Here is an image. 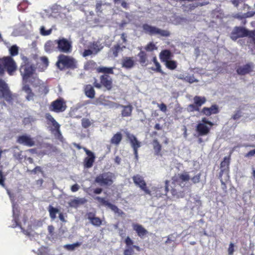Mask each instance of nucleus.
Here are the masks:
<instances>
[{
  "instance_id": "62",
  "label": "nucleus",
  "mask_w": 255,
  "mask_h": 255,
  "mask_svg": "<svg viewBox=\"0 0 255 255\" xmlns=\"http://www.w3.org/2000/svg\"><path fill=\"white\" fill-rule=\"evenodd\" d=\"M201 122H202V123H201V124H204L206 125H208L211 127H212L214 125V124L212 122L209 121L206 118H202Z\"/></svg>"
},
{
  "instance_id": "41",
  "label": "nucleus",
  "mask_w": 255,
  "mask_h": 255,
  "mask_svg": "<svg viewBox=\"0 0 255 255\" xmlns=\"http://www.w3.org/2000/svg\"><path fill=\"white\" fill-rule=\"evenodd\" d=\"M97 64L96 63L93 61V60H90L87 61L84 65V69L86 70H92L96 69Z\"/></svg>"
},
{
  "instance_id": "13",
  "label": "nucleus",
  "mask_w": 255,
  "mask_h": 255,
  "mask_svg": "<svg viewBox=\"0 0 255 255\" xmlns=\"http://www.w3.org/2000/svg\"><path fill=\"white\" fill-rule=\"evenodd\" d=\"M132 179L136 186H138L145 194L150 195L151 191L148 189L146 183L142 176L136 174L134 175Z\"/></svg>"
},
{
  "instance_id": "55",
  "label": "nucleus",
  "mask_w": 255,
  "mask_h": 255,
  "mask_svg": "<svg viewBox=\"0 0 255 255\" xmlns=\"http://www.w3.org/2000/svg\"><path fill=\"white\" fill-rule=\"evenodd\" d=\"M201 114L208 117L211 115L210 110L208 107H204L201 111Z\"/></svg>"
},
{
  "instance_id": "38",
  "label": "nucleus",
  "mask_w": 255,
  "mask_h": 255,
  "mask_svg": "<svg viewBox=\"0 0 255 255\" xmlns=\"http://www.w3.org/2000/svg\"><path fill=\"white\" fill-rule=\"evenodd\" d=\"M48 210L50 218L53 220H55L56 218V214L59 212V210L53 207L52 205H49L48 207Z\"/></svg>"
},
{
  "instance_id": "49",
  "label": "nucleus",
  "mask_w": 255,
  "mask_h": 255,
  "mask_svg": "<svg viewBox=\"0 0 255 255\" xmlns=\"http://www.w3.org/2000/svg\"><path fill=\"white\" fill-rule=\"evenodd\" d=\"M208 109L210 110L211 115L216 114L219 112V108L217 105H213Z\"/></svg>"
},
{
  "instance_id": "20",
  "label": "nucleus",
  "mask_w": 255,
  "mask_h": 255,
  "mask_svg": "<svg viewBox=\"0 0 255 255\" xmlns=\"http://www.w3.org/2000/svg\"><path fill=\"white\" fill-rule=\"evenodd\" d=\"M211 127H209L204 124L198 123L196 127V131L198 136H205L210 133Z\"/></svg>"
},
{
  "instance_id": "60",
  "label": "nucleus",
  "mask_w": 255,
  "mask_h": 255,
  "mask_svg": "<svg viewBox=\"0 0 255 255\" xmlns=\"http://www.w3.org/2000/svg\"><path fill=\"white\" fill-rule=\"evenodd\" d=\"M229 255H233L234 252V244L231 243L228 249Z\"/></svg>"
},
{
  "instance_id": "63",
  "label": "nucleus",
  "mask_w": 255,
  "mask_h": 255,
  "mask_svg": "<svg viewBox=\"0 0 255 255\" xmlns=\"http://www.w3.org/2000/svg\"><path fill=\"white\" fill-rule=\"evenodd\" d=\"M102 2L101 1H100L96 3V10L97 12L99 11V12H101L102 11Z\"/></svg>"
},
{
  "instance_id": "19",
  "label": "nucleus",
  "mask_w": 255,
  "mask_h": 255,
  "mask_svg": "<svg viewBox=\"0 0 255 255\" xmlns=\"http://www.w3.org/2000/svg\"><path fill=\"white\" fill-rule=\"evenodd\" d=\"M230 162V157H225L223 161H222L220 164V172L219 173V178H221L224 173L228 174L229 169V164ZM229 178V176L227 175Z\"/></svg>"
},
{
  "instance_id": "12",
  "label": "nucleus",
  "mask_w": 255,
  "mask_h": 255,
  "mask_svg": "<svg viewBox=\"0 0 255 255\" xmlns=\"http://www.w3.org/2000/svg\"><path fill=\"white\" fill-rule=\"evenodd\" d=\"M125 243L126 245V248L124 251V255H134V249L138 252L141 251L139 246L133 245V241L129 237L126 238Z\"/></svg>"
},
{
  "instance_id": "21",
  "label": "nucleus",
  "mask_w": 255,
  "mask_h": 255,
  "mask_svg": "<svg viewBox=\"0 0 255 255\" xmlns=\"http://www.w3.org/2000/svg\"><path fill=\"white\" fill-rule=\"evenodd\" d=\"M96 103L97 105L108 106L110 108H114L116 105V103L109 101L108 97L104 95H101L97 100Z\"/></svg>"
},
{
  "instance_id": "35",
  "label": "nucleus",
  "mask_w": 255,
  "mask_h": 255,
  "mask_svg": "<svg viewBox=\"0 0 255 255\" xmlns=\"http://www.w3.org/2000/svg\"><path fill=\"white\" fill-rule=\"evenodd\" d=\"M4 165L0 164V185L2 187L5 188V176L8 174V171H7L5 174L4 173Z\"/></svg>"
},
{
  "instance_id": "24",
  "label": "nucleus",
  "mask_w": 255,
  "mask_h": 255,
  "mask_svg": "<svg viewBox=\"0 0 255 255\" xmlns=\"http://www.w3.org/2000/svg\"><path fill=\"white\" fill-rule=\"evenodd\" d=\"M121 64L122 67L130 69L134 66L135 62L133 57L126 56L123 58Z\"/></svg>"
},
{
  "instance_id": "25",
  "label": "nucleus",
  "mask_w": 255,
  "mask_h": 255,
  "mask_svg": "<svg viewBox=\"0 0 255 255\" xmlns=\"http://www.w3.org/2000/svg\"><path fill=\"white\" fill-rule=\"evenodd\" d=\"M132 228L140 238H143L148 234V231L141 225L133 224Z\"/></svg>"
},
{
  "instance_id": "48",
  "label": "nucleus",
  "mask_w": 255,
  "mask_h": 255,
  "mask_svg": "<svg viewBox=\"0 0 255 255\" xmlns=\"http://www.w3.org/2000/svg\"><path fill=\"white\" fill-rule=\"evenodd\" d=\"M187 110L189 112H193L195 111L199 112L200 109L194 103H193L188 105Z\"/></svg>"
},
{
  "instance_id": "26",
  "label": "nucleus",
  "mask_w": 255,
  "mask_h": 255,
  "mask_svg": "<svg viewBox=\"0 0 255 255\" xmlns=\"http://www.w3.org/2000/svg\"><path fill=\"white\" fill-rule=\"evenodd\" d=\"M173 56L172 52L169 50L165 49L160 52L159 57L161 62L164 63L171 59Z\"/></svg>"
},
{
  "instance_id": "30",
  "label": "nucleus",
  "mask_w": 255,
  "mask_h": 255,
  "mask_svg": "<svg viewBox=\"0 0 255 255\" xmlns=\"http://www.w3.org/2000/svg\"><path fill=\"white\" fill-rule=\"evenodd\" d=\"M96 71L98 73H103V74H114L113 67H106L104 66H100L96 68Z\"/></svg>"
},
{
  "instance_id": "51",
  "label": "nucleus",
  "mask_w": 255,
  "mask_h": 255,
  "mask_svg": "<svg viewBox=\"0 0 255 255\" xmlns=\"http://www.w3.org/2000/svg\"><path fill=\"white\" fill-rule=\"evenodd\" d=\"M201 176V174L199 173L191 178V180H192L193 183L196 184L199 183L200 181Z\"/></svg>"
},
{
  "instance_id": "33",
  "label": "nucleus",
  "mask_w": 255,
  "mask_h": 255,
  "mask_svg": "<svg viewBox=\"0 0 255 255\" xmlns=\"http://www.w3.org/2000/svg\"><path fill=\"white\" fill-rule=\"evenodd\" d=\"M137 56L139 58L138 62L142 66H146L147 63H146L147 56L146 53L143 51H140L138 54Z\"/></svg>"
},
{
  "instance_id": "36",
  "label": "nucleus",
  "mask_w": 255,
  "mask_h": 255,
  "mask_svg": "<svg viewBox=\"0 0 255 255\" xmlns=\"http://www.w3.org/2000/svg\"><path fill=\"white\" fill-rule=\"evenodd\" d=\"M90 48L93 51L94 54H97L103 48V46L98 41L93 42L90 46Z\"/></svg>"
},
{
  "instance_id": "37",
  "label": "nucleus",
  "mask_w": 255,
  "mask_h": 255,
  "mask_svg": "<svg viewBox=\"0 0 255 255\" xmlns=\"http://www.w3.org/2000/svg\"><path fill=\"white\" fill-rule=\"evenodd\" d=\"M22 89L25 92L27 93V96H26V100L28 101L33 100L34 94L32 92L29 86L28 85H25L23 87Z\"/></svg>"
},
{
  "instance_id": "2",
  "label": "nucleus",
  "mask_w": 255,
  "mask_h": 255,
  "mask_svg": "<svg viewBox=\"0 0 255 255\" xmlns=\"http://www.w3.org/2000/svg\"><path fill=\"white\" fill-rule=\"evenodd\" d=\"M57 59L56 65L61 71L67 69L74 70L78 68L77 61L72 56L61 54Z\"/></svg>"
},
{
  "instance_id": "8",
  "label": "nucleus",
  "mask_w": 255,
  "mask_h": 255,
  "mask_svg": "<svg viewBox=\"0 0 255 255\" xmlns=\"http://www.w3.org/2000/svg\"><path fill=\"white\" fill-rule=\"evenodd\" d=\"M57 43V50L64 53H70L72 50V42L65 38H59L55 40Z\"/></svg>"
},
{
  "instance_id": "18",
  "label": "nucleus",
  "mask_w": 255,
  "mask_h": 255,
  "mask_svg": "<svg viewBox=\"0 0 255 255\" xmlns=\"http://www.w3.org/2000/svg\"><path fill=\"white\" fill-rule=\"evenodd\" d=\"M17 142L20 144L26 145L29 147L33 146L35 145V142L33 138L31 137L30 135H22L18 137Z\"/></svg>"
},
{
  "instance_id": "45",
  "label": "nucleus",
  "mask_w": 255,
  "mask_h": 255,
  "mask_svg": "<svg viewBox=\"0 0 255 255\" xmlns=\"http://www.w3.org/2000/svg\"><path fill=\"white\" fill-rule=\"evenodd\" d=\"M9 53L11 56H14L18 54V47L16 45H12L9 48Z\"/></svg>"
},
{
  "instance_id": "52",
  "label": "nucleus",
  "mask_w": 255,
  "mask_h": 255,
  "mask_svg": "<svg viewBox=\"0 0 255 255\" xmlns=\"http://www.w3.org/2000/svg\"><path fill=\"white\" fill-rule=\"evenodd\" d=\"M208 3H209V2H206V1H203L202 2H196L194 4H192V5H190V8L194 9V8H195L198 6H203L204 5L208 4Z\"/></svg>"
},
{
  "instance_id": "64",
  "label": "nucleus",
  "mask_w": 255,
  "mask_h": 255,
  "mask_svg": "<svg viewBox=\"0 0 255 255\" xmlns=\"http://www.w3.org/2000/svg\"><path fill=\"white\" fill-rule=\"evenodd\" d=\"M255 155V148L254 149L251 150L247 153L245 155V157H250L252 156H254Z\"/></svg>"
},
{
  "instance_id": "9",
  "label": "nucleus",
  "mask_w": 255,
  "mask_h": 255,
  "mask_svg": "<svg viewBox=\"0 0 255 255\" xmlns=\"http://www.w3.org/2000/svg\"><path fill=\"white\" fill-rule=\"evenodd\" d=\"M45 118L46 120L47 124L51 126L50 128L51 132L57 137L61 136L62 134L60 129V125L52 116L50 113H46Z\"/></svg>"
},
{
  "instance_id": "44",
  "label": "nucleus",
  "mask_w": 255,
  "mask_h": 255,
  "mask_svg": "<svg viewBox=\"0 0 255 255\" xmlns=\"http://www.w3.org/2000/svg\"><path fill=\"white\" fill-rule=\"evenodd\" d=\"M154 65L155 66V68H153V67L151 68V70H152L153 71H154L156 72L160 73L162 75H164L165 74V73L162 70L161 65L158 62H155V64H154Z\"/></svg>"
},
{
  "instance_id": "16",
  "label": "nucleus",
  "mask_w": 255,
  "mask_h": 255,
  "mask_svg": "<svg viewBox=\"0 0 255 255\" xmlns=\"http://www.w3.org/2000/svg\"><path fill=\"white\" fill-rule=\"evenodd\" d=\"M83 149L87 155V156L84 159L83 162V166L85 168H91L95 162L96 158L95 155L93 152L87 149L86 147H83Z\"/></svg>"
},
{
  "instance_id": "28",
  "label": "nucleus",
  "mask_w": 255,
  "mask_h": 255,
  "mask_svg": "<svg viewBox=\"0 0 255 255\" xmlns=\"http://www.w3.org/2000/svg\"><path fill=\"white\" fill-rule=\"evenodd\" d=\"M57 43L55 40L54 41L48 40L44 45V50L47 53H52V52L57 50Z\"/></svg>"
},
{
  "instance_id": "58",
  "label": "nucleus",
  "mask_w": 255,
  "mask_h": 255,
  "mask_svg": "<svg viewBox=\"0 0 255 255\" xmlns=\"http://www.w3.org/2000/svg\"><path fill=\"white\" fill-rule=\"evenodd\" d=\"M158 107L159 108L160 110L163 113H166L167 112V106L164 103L161 104H157Z\"/></svg>"
},
{
  "instance_id": "39",
  "label": "nucleus",
  "mask_w": 255,
  "mask_h": 255,
  "mask_svg": "<svg viewBox=\"0 0 255 255\" xmlns=\"http://www.w3.org/2000/svg\"><path fill=\"white\" fill-rule=\"evenodd\" d=\"M124 48H125V46L121 47L119 44H117L112 47L111 50L112 52L113 56L115 57H117L119 52L122 51Z\"/></svg>"
},
{
  "instance_id": "34",
  "label": "nucleus",
  "mask_w": 255,
  "mask_h": 255,
  "mask_svg": "<svg viewBox=\"0 0 255 255\" xmlns=\"http://www.w3.org/2000/svg\"><path fill=\"white\" fill-rule=\"evenodd\" d=\"M152 145L154 153L156 155H161V151L162 149V146L159 142L157 139H153L152 141Z\"/></svg>"
},
{
  "instance_id": "27",
  "label": "nucleus",
  "mask_w": 255,
  "mask_h": 255,
  "mask_svg": "<svg viewBox=\"0 0 255 255\" xmlns=\"http://www.w3.org/2000/svg\"><path fill=\"white\" fill-rule=\"evenodd\" d=\"M253 71V65L248 63L243 66L238 67L237 69V72L239 75H245L249 74Z\"/></svg>"
},
{
  "instance_id": "56",
  "label": "nucleus",
  "mask_w": 255,
  "mask_h": 255,
  "mask_svg": "<svg viewBox=\"0 0 255 255\" xmlns=\"http://www.w3.org/2000/svg\"><path fill=\"white\" fill-rule=\"evenodd\" d=\"M40 61L42 64L45 67H47L49 65V61L47 57L46 56H43L40 57Z\"/></svg>"
},
{
  "instance_id": "15",
  "label": "nucleus",
  "mask_w": 255,
  "mask_h": 255,
  "mask_svg": "<svg viewBox=\"0 0 255 255\" xmlns=\"http://www.w3.org/2000/svg\"><path fill=\"white\" fill-rule=\"evenodd\" d=\"M95 199L98 201L101 205L107 206L110 208L115 213L119 215H122L124 214V212L119 209L117 206L110 203L108 201L106 200L105 198L97 196L95 198Z\"/></svg>"
},
{
  "instance_id": "6",
  "label": "nucleus",
  "mask_w": 255,
  "mask_h": 255,
  "mask_svg": "<svg viewBox=\"0 0 255 255\" xmlns=\"http://www.w3.org/2000/svg\"><path fill=\"white\" fill-rule=\"evenodd\" d=\"M100 82L96 79L93 83L94 87L97 89L104 88L106 90L110 91L113 86V79L111 76L107 74H103L100 77Z\"/></svg>"
},
{
  "instance_id": "11",
  "label": "nucleus",
  "mask_w": 255,
  "mask_h": 255,
  "mask_svg": "<svg viewBox=\"0 0 255 255\" xmlns=\"http://www.w3.org/2000/svg\"><path fill=\"white\" fill-rule=\"evenodd\" d=\"M66 108V103L62 98H59L53 101L49 106L50 111L55 113L63 112Z\"/></svg>"
},
{
  "instance_id": "61",
  "label": "nucleus",
  "mask_w": 255,
  "mask_h": 255,
  "mask_svg": "<svg viewBox=\"0 0 255 255\" xmlns=\"http://www.w3.org/2000/svg\"><path fill=\"white\" fill-rule=\"evenodd\" d=\"M92 54H94L93 51L90 48V49H85L83 53V57H87Z\"/></svg>"
},
{
  "instance_id": "47",
  "label": "nucleus",
  "mask_w": 255,
  "mask_h": 255,
  "mask_svg": "<svg viewBox=\"0 0 255 255\" xmlns=\"http://www.w3.org/2000/svg\"><path fill=\"white\" fill-rule=\"evenodd\" d=\"M52 29L46 30L44 26H42L40 28V34L43 36H47L50 35L52 32Z\"/></svg>"
},
{
  "instance_id": "14",
  "label": "nucleus",
  "mask_w": 255,
  "mask_h": 255,
  "mask_svg": "<svg viewBox=\"0 0 255 255\" xmlns=\"http://www.w3.org/2000/svg\"><path fill=\"white\" fill-rule=\"evenodd\" d=\"M126 135L133 149L135 158L137 160L138 149L141 146V142L137 140V138L133 134L127 132Z\"/></svg>"
},
{
  "instance_id": "43",
  "label": "nucleus",
  "mask_w": 255,
  "mask_h": 255,
  "mask_svg": "<svg viewBox=\"0 0 255 255\" xmlns=\"http://www.w3.org/2000/svg\"><path fill=\"white\" fill-rule=\"evenodd\" d=\"M44 147L46 148V149L40 151L38 153L39 155L43 156L46 154H48L51 152L53 148L52 145L50 144H46Z\"/></svg>"
},
{
  "instance_id": "23",
  "label": "nucleus",
  "mask_w": 255,
  "mask_h": 255,
  "mask_svg": "<svg viewBox=\"0 0 255 255\" xmlns=\"http://www.w3.org/2000/svg\"><path fill=\"white\" fill-rule=\"evenodd\" d=\"M119 107L123 108V110L121 112L122 117H128L131 116L133 107L130 104L127 106H124L117 103L115 108H118Z\"/></svg>"
},
{
  "instance_id": "4",
  "label": "nucleus",
  "mask_w": 255,
  "mask_h": 255,
  "mask_svg": "<svg viewBox=\"0 0 255 255\" xmlns=\"http://www.w3.org/2000/svg\"><path fill=\"white\" fill-rule=\"evenodd\" d=\"M16 65L10 56L4 57L0 60V75H2L6 70L9 75H12L16 70Z\"/></svg>"
},
{
  "instance_id": "42",
  "label": "nucleus",
  "mask_w": 255,
  "mask_h": 255,
  "mask_svg": "<svg viewBox=\"0 0 255 255\" xmlns=\"http://www.w3.org/2000/svg\"><path fill=\"white\" fill-rule=\"evenodd\" d=\"M87 202L86 199L85 198H77L71 201V206L76 207L79 205L85 204Z\"/></svg>"
},
{
  "instance_id": "22",
  "label": "nucleus",
  "mask_w": 255,
  "mask_h": 255,
  "mask_svg": "<svg viewBox=\"0 0 255 255\" xmlns=\"http://www.w3.org/2000/svg\"><path fill=\"white\" fill-rule=\"evenodd\" d=\"M86 217L94 226L99 227L102 224V221L101 219L99 217H96L95 213L92 212H88L86 214Z\"/></svg>"
},
{
  "instance_id": "3",
  "label": "nucleus",
  "mask_w": 255,
  "mask_h": 255,
  "mask_svg": "<svg viewBox=\"0 0 255 255\" xmlns=\"http://www.w3.org/2000/svg\"><path fill=\"white\" fill-rule=\"evenodd\" d=\"M17 98V95L13 93L5 81L0 78V99H3L8 104H12Z\"/></svg>"
},
{
  "instance_id": "29",
  "label": "nucleus",
  "mask_w": 255,
  "mask_h": 255,
  "mask_svg": "<svg viewBox=\"0 0 255 255\" xmlns=\"http://www.w3.org/2000/svg\"><path fill=\"white\" fill-rule=\"evenodd\" d=\"M84 91L85 95L90 99H93L95 96L94 88L90 84H88L84 86Z\"/></svg>"
},
{
  "instance_id": "53",
  "label": "nucleus",
  "mask_w": 255,
  "mask_h": 255,
  "mask_svg": "<svg viewBox=\"0 0 255 255\" xmlns=\"http://www.w3.org/2000/svg\"><path fill=\"white\" fill-rule=\"evenodd\" d=\"M39 91L44 95H46L49 92V89L47 86L42 85L40 87Z\"/></svg>"
},
{
  "instance_id": "32",
  "label": "nucleus",
  "mask_w": 255,
  "mask_h": 255,
  "mask_svg": "<svg viewBox=\"0 0 255 255\" xmlns=\"http://www.w3.org/2000/svg\"><path fill=\"white\" fill-rule=\"evenodd\" d=\"M194 103L199 108L204 105L207 101L206 98L205 97H201L199 96H195L194 98Z\"/></svg>"
},
{
  "instance_id": "17",
  "label": "nucleus",
  "mask_w": 255,
  "mask_h": 255,
  "mask_svg": "<svg viewBox=\"0 0 255 255\" xmlns=\"http://www.w3.org/2000/svg\"><path fill=\"white\" fill-rule=\"evenodd\" d=\"M249 35V31L243 27L236 26L231 33V38L234 40H237L240 37L248 36Z\"/></svg>"
},
{
  "instance_id": "54",
  "label": "nucleus",
  "mask_w": 255,
  "mask_h": 255,
  "mask_svg": "<svg viewBox=\"0 0 255 255\" xmlns=\"http://www.w3.org/2000/svg\"><path fill=\"white\" fill-rule=\"evenodd\" d=\"M242 116L241 111L238 110L235 112V114L232 116V118L234 120L239 119Z\"/></svg>"
},
{
  "instance_id": "46",
  "label": "nucleus",
  "mask_w": 255,
  "mask_h": 255,
  "mask_svg": "<svg viewBox=\"0 0 255 255\" xmlns=\"http://www.w3.org/2000/svg\"><path fill=\"white\" fill-rule=\"evenodd\" d=\"M81 124L84 128H87L91 125L92 123L89 119L83 118L81 120Z\"/></svg>"
},
{
  "instance_id": "5",
  "label": "nucleus",
  "mask_w": 255,
  "mask_h": 255,
  "mask_svg": "<svg viewBox=\"0 0 255 255\" xmlns=\"http://www.w3.org/2000/svg\"><path fill=\"white\" fill-rule=\"evenodd\" d=\"M115 178L114 173L110 171L104 172L98 175L94 181L101 186L109 187L112 185Z\"/></svg>"
},
{
  "instance_id": "40",
  "label": "nucleus",
  "mask_w": 255,
  "mask_h": 255,
  "mask_svg": "<svg viewBox=\"0 0 255 255\" xmlns=\"http://www.w3.org/2000/svg\"><path fill=\"white\" fill-rule=\"evenodd\" d=\"M164 64L166 67L170 70H174L176 69L177 67V62L176 61L172 60L171 59L167 61Z\"/></svg>"
},
{
  "instance_id": "31",
  "label": "nucleus",
  "mask_w": 255,
  "mask_h": 255,
  "mask_svg": "<svg viewBox=\"0 0 255 255\" xmlns=\"http://www.w3.org/2000/svg\"><path fill=\"white\" fill-rule=\"evenodd\" d=\"M122 134L120 132H118L114 134L110 140V142L112 144L118 145L122 141Z\"/></svg>"
},
{
  "instance_id": "59",
  "label": "nucleus",
  "mask_w": 255,
  "mask_h": 255,
  "mask_svg": "<svg viewBox=\"0 0 255 255\" xmlns=\"http://www.w3.org/2000/svg\"><path fill=\"white\" fill-rule=\"evenodd\" d=\"M184 80L187 81V82H188L189 83H194V82L196 81V80H195L194 76H186L184 78Z\"/></svg>"
},
{
  "instance_id": "57",
  "label": "nucleus",
  "mask_w": 255,
  "mask_h": 255,
  "mask_svg": "<svg viewBox=\"0 0 255 255\" xmlns=\"http://www.w3.org/2000/svg\"><path fill=\"white\" fill-rule=\"evenodd\" d=\"M147 51H153L155 49V45L152 42L148 43L144 48Z\"/></svg>"
},
{
  "instance_id": "7",
  "label": "nucleus",
  "mask_w": 255,
  "mask_h": 255,
  "mask_svg": "<svg viewBox=\"0 0 255 255\" xmlns=\"http://www.w3.org/2000/svg\"><path fill=\"white\" fill-rule=\"evenodd\" d=\"M144 32L150 35H159L161 36L168 37L170 35V32L167 30H163L155 26H153L147 23L142 25Z\"/></svg>"
},
{
  "instance_id": "50",
  "label": "nucleus",
  "mask_w": 255,
  "mask_h": 255,
  "mask_svg": "<svg viewBox=\"0 0 255 255\" xmlns=\"http://www.w3.org/2000/svg\"><path fill=\"white\" fill-rule=\"evenodd\" d=\"M81 245V243L77 242L76 243L70 245H66L65 247L68 250H74L75 247H79Z\"/></svg>"
},
{
  "instance_id": "1",
  "label": "nucleus",
  "mask_w": 255,
  "mask_h": 255,
  "mask_svg": "<svg viewBox=\"0 0 255 255\" xmlns=\"http://www.w3.org/2000/svg\"><path fill=\"white\" fill-rule=\"evenodd\" d=\"M190 179L189 173L187 171L175 175L171 178V193L173 197L177 198H183L185 195L184 188L186 183Z\"/></svg>"
},
{
  "instance_id": "10",
  "label": "nucleus",
  "mask_w": 255,
  "mask_h": 255,
  "mask_svg": "<svg viewBox=\"0 0 255 255\" xmlns=\"http://www.w3.org/2000/svg\"><path fill=\"white\" fill-rule=\"evenodd\" d=\"M35 68L29 62H24L20 66L19 71L24 81H27L34 73Z\"/></svg>"
}]
</instances>
